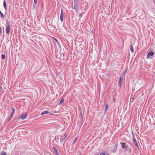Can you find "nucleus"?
<instances>
[{
    "label": "nucleus",
    "instance_id": "obj_9",
    "mask_svg": "<svg viewBox=\"0 0 155 155\" xmlns=\"http://www.w3.org/2000/svg\"><path fill=\"white\" fill-rule=\"evenodd\" d=\"M10 30V27H6V33L8 34L9 33Z\"/></svg>",
    "mask_w": 155,
    "mask_h": 155
},
{
    "label": "nucleus",
    "instance_id": "obj_28",
    "mask_svg": "<svg viewBox=\"0 0 155 155\" xmlns=\"http://www.w3.org/2000/svg\"><path fill=\"white\" fill-rule=\"evenodd\" d=\"M55 39V40L56 41L58 42V40H57L56 39Z\"/></svg>",
    "mask_w": 155,
    "mask_h": 155
},
{
    "label": "nucleus",
    "instance_id": "obj_18",
    "mask_svg": "<svg viewBox=\"0 0 155 155\" xmlns=\"http://www.w3.org/2000/svg\"><path fill=\"white\" fill-rule=\"evenodd\" d=\"M0 15H1V16L0 17L2 18H3L4 17V16L3 14L0 11Z\"/></svg>",
    "mask_w": 155,
    "mask_h": 155
},
{
    "label": "nucleus",
    "instance_id": "obj_5",
    "mask_svg": "<svg viewBox=\"0 0 155 155\" xmlns=\"http://www.w3.org/2000/svg\"><path fill=\"white\" fill-rule=\"evenodd\" d=\"M27 114L26 112H25L24 113H22L21 114V117L20 118H21L22 120L25 119L27 116Z\"/></svg>",
    "mask_w": 155,
    "mask_h": 155
},
{
    "label": "nucleus",
    "instance_id": "obj_10",
    "mask_svg": "<svg viewBox=\"0 0 155 155\" xmlns=\"http://www.w3.org/2000/svg\"><path fill=\"white\" fill-rule=\"evenodd\" d=\"M12 112H11V114L13 115V114L15 112V108L13 107H12Z\"/></svg>",
    "mask_w": 155,
    "mask_h": 155
},
{
    "label": "nucleus",
    "instance_id": "obj_25",
    "mask_svg": "<svg viewBox=\"0 0 155 155\" xmlns=\"http://www.w3.org/2000/svg\"><path fill=\"white\" fill-rule=\"evenodd\" d=\"M0 33L1 34L2 33V30L1 28L0 27Z\"/></svg>",
    "mask_w": 155,
    "mask_h": 155
},
{
    "label": "nucleus",
    "instance_id": "obj_1",
    "mask_svg": "<svg viewBox=\"0 0 155 155\" xmlns=\"http://www.w3.org/2000/svg\"><path fill=\"white\" fill-rule=\"evenodd\" d=\"M68 135L67 134H65L62 137L61 135L60 136V141L61 142H63L64 140L66 139V138L67 137Z\"/></svg>",
    "mask_w": 155,
    "mask_h": 155
},
{
    "label": "nucleus",
    "instance_id": "obj_14",
    "mask_svg": "<svg viewBox=\"0 0 155 155\" xmlns=\"http://www.w3.org/2000/svg\"><path fill=\"white\" fill-rule=\"evenodd\" d=\"M13 116V115H12L11 114H10V116H9V117L7 119V120L9 122L10 120L11 119V118Z\"/></svg>",
    "mask_w": 155,
    "mask_h": 155
},
{
    "label": "nucleus",
    "instance_id": "obj_16",
    "mask_svg": "<svg viewBox=\"0 0 155 155\" xmlns=\"http://www.w3.org/2000/svg\"><path fill=\"white\" fill-rule=\"evenodd\" d=\"M121 144H122V148L124 149L126 148L127 146L124 144L123 143H121Z\"/></svg>",
    "mask_w": 155,
    "mask_h": 155
},
{
    "label": "nucleus",
    "instance_id": "obj_24",
    "mask_svg": "<svg viewBox=\"0 0 155 155\" xmlns=\"http://www.w3.org/2000/svg\"><path fill=\"white\" fill-rule=\"evenodd\" d=\"M1 155H6V154L5 152H3V153H1Z\"/></svg>",
    "mask_w": 155,
    "mask_h": 155
},
{
    "label": "nucleus",
    "instance_id": "obj_22",
    "mask_svg": "<svg viewBox=\"0 0 155 155\" xmlns=\"http://www.w3.org/2000/svg\"><path fill=\"white\" fill-rule=\"evenodd\" d=\"M1 57L2 59H4L5 57V55L4 54H2L1 55Z\"/></svg>",
    "mask_w": 155,
    "mask_h": 155
},
{
    "label": "nucleus",
    "instance_id": "obj_8",
    "mask_svg": "<svg viewBox=\"0 0 155 155\" xmlns=\"http://www.w3.org/2000/svg\"><path fill=\"white\" fill-rule=\"evenodd\" d=\"M53 149H54V152H55V153H56V155H59L58 150L55 147H53Z\"/></svg>",
    "mask_w": 155,
    "mask_h": 155
},
{
    "label": "nucleus",
    "instance_id": "obj_7",
    "mask_svg": "<svg viewBox=\"0 0 155 155\" xmlns=\"http://www.w3.org/2000/svg\"><path fill=\"white\" fill-rule=\"evenodd\" d=\"M60 18L61 22H62L63 19V12L62 10H61Z\"/></svg>",
    "mask_w": 155,
    "mask_h": 155
},
{
    "label": "nucleus",
    "instance_id": "obj_6",
    "mask_svg": "<svg viewBox=\"0 0 155 155\" xmlns=\"http://www.w3.org/2000/svg\"><path fill=\"white\" fill-rule=\"evenodd\" d=\"M123 79V78L122 76H120L119 80L118 81V84L120 85V87L121 86L122 80Z\"/></svg>",
    "mask_w": 155,
    "mask_h": 155
},
{
    "label": "nucleus",
    "instance_id": "obj_2",
    "mask_svg": "<svg viewBox=\"0 0 155 155\" xmlns=\"http://www.w3.org/2000/svg\"><path fill=\"white\" fill-rule=\"evenodd\" d=\"M132 139L134 143V144L137 147H138V144L137 143V142L136 140V139L134 137V134L133 133H132Z\"/></svg>",
    "mask_w": 155,
    "mask_h": 155
},
{
    "label": "nucleus",
    "instance_id": "obj_12",
    "mask_svg": "<svg viewBox=\"0 0 155 155\" xmlns=\"http://www.w3.org/2000/svg\"><path fill=\"white\" fill-rule=\"evenodd\" d=\"M130 51L132 53H133L134 51V50L133 46L132 45H131L130 46Z\"/></svg>",
    "mask_w": 155,
    "mask_h": 155
},
{
    "label": "nucleus",
    "instance_id": "obj_27",
    "mask_svg": "<svg viewBox=\"0 0 155 155\" xmlns=\"http://www.w3.org/2000/svg\"><path fill=\"white\" fill-rule=\"evenodd\" d=\"M34 2L35 4L36 5L37 3V0H34Z\"/></svg>",
    "mask_w": 155,
    "mask_h": 155
},
{
    "label": "nucleus",
    "instance_id": "obj_26",
    "mask_svg": "<svg viewBox=\"0 0 155 155\" xmlns=\"http://www.w3.org/2000/svg\"><path fill=\"white\" fill-rule=\"evenodd\" d=\"M78 0H74V3H76L77 2H78Z\"/></svg>",
    "mask_w": 155,
    "mask_h": 155
},
{
    "label": "nucleus",
    "instance_id": "obj_4",
    "mask_svg": "<svg viewBox=\"0 0 155 155\" xmlns=\"http://www.w3.org/2000/svg\"><path fill=\"white\" fill-rule=\"evenodd\" d=\"M72 9L78 12L79 11V6L76 4V3H74V7Z\"/></svg>",
    "mask_w": 155,
    "mask_h": 155
},
{
    "label": "nucleus",
    "instance_id": "obj_20",
    "mask_svg": "<svg viewBox=\"0 0 155 155\" xmlns=\"http://www.w3.org/2000/svg\"><path fill=\"white\" fill-rule=\"evenodd\" d=\"M77 139H78V137H76L75 138V139H74V141L73 142V143L74 144L75 143H76V141L77 140Z\"/></svg>",
    "mask_w": 155,
    "mask_h": 155
},
{
    "label": "nucleus",
    "instance_id": "obj_31",
    "mask_svg": "<svg viewBox=\"0 0 155 155\" xmlns=\"http://www.w3.org/2000/svg\"><path fill=\"white\" fill-rule=\"evenodd\" d=\"M107 153H106V154H105V155H106L107 154Z\"/></svg>",
    "mask_w": 155,
    "mask_h": 155
},
{
    "label": "nucleus",
    "instance_id": "obj_19",
    "mask_svg": "<svg viewBox=\"0 0 155 155\" xmlns=\"http://www.w3.org/2000/svg\"><path fill=\"white\" fill-rule=\"evenodd\" d=\"M6 27H10V23L8 21H6Z\"/></svg>",
    "mask_w": 155,
    "mask_h": 155
},
{
    "label": "nucleus",
    "instance_id": "obj_30",
    "mask_svg": "<svg viewBox=\"0 0 155 155\" xmlns=\"http://www.w3.org/2000/svg\"><path fill=\"white\" fill-rule=\"evenodd\" d=\"M80 115H81V117H82V116H81V115H82V113H81V114H80Z\"/></svg>",
    "mask_w": 155,
    "mask_h": 155
},
{
    "label": "nucleus",
    "instance_id": "obj_17",
    "mask_svg": "<svg viewBox=\"0 0 155 155\" xmlns=\"http://www.w3.org/2000/svg\"><path fill=\"white\" fill-rule=\"evenodd\" d=\"M109 107V106L108 104H106L105 109V111H106L107 110L108 108Z\"/></svg>",
    "mask_w": 155,
    "mask_h": 155
},
{
    "label": "nucleus",
    "instance_id": "obj_3",
    "mask_svg": "<svg viewBox=\"0 0 155 155\" xmlns=\"http://www.w3.org/2000/svg\"><path fill=\"white\" fill-rule=\"evenodd\" d=\"M154 55V53L153 51H150L147 55V58H152L153 57L151 56H152Z\"/></svg>",
    "mask_w": 155,
    "mask_h": 155
},
{
    "label": "nucleus",
    "instance_id": "obj_23",
    "mask_svg": "<svg viewBox=\"0 0 155 155\" xmlns=\"http://www.w3.org/2000/svg\"><path fill=\"white\" fill-rule=\"evenodd\" d=\"M100 155H105V153H101ZM106 155H109V154L108 153H107V154Z\"/></svg>",
    "mask_w": 155,
    "mask_h": 155
},
{
    "label": "nucleus",
    "instance_id": "obj_21",
    "mask_svg": "<svg viewBox=\"0 0 155 155\" xmlns=\"http://www.w3.org/2000/svg\"><path fill=\"white\" fill-rule=\"evenodd\" d=\"M64 101V100L63 99H62L59 102V104H61Z\"/></svg>",
    "mask_w": 155,
    "mask_h": 155
},
{
    "label": "nucleus",
    "instance_id": "obj_13",
    "mask_svg": "<svg viewBox=\"0 0 155 155\" xmlns=\"http://www.w3.org/2000/svg\"><path fill=\"white\" fill-rule=\"evenodd\" d=\"M127 72V71L126 70H125L124 71L123 73H122V74L121 75H120V76H122V77L123 78V76L125 75V74Z\"/></svg>",
    "mask_w": 155,
    "mask_h": 155
},
{
    "label": "nucleus",
    "instance_id": "obj_15",
    "mask_svg": "<svg viewBox=\"0 0 155 155\" xmlns=\"http://www.w3.org/2000/svg\"><path fill=\"white\" fill-rule=\"evenodd\" d=\"M3 6H4L5 9L6 10V9H7V7H6L5 2V1H4V2H3Z\"/></svg>",
    "mask_w": 155,
    "mask_h": 155
},
{
    "label": "nucleus",
    "instance_id": "obj_29",
    "mask_svg": "<svg viewBox=\"0 0 155 155\" xmlns=\"http://www.w3.org/2000/svg\"><path fill=\"white\" fill-rule=\"evenodd\" d=\"M98 154H95L94 155H98Z\"/></svg>",
    "mask_w": 155,
    "mask_h": 155
},
{
    "label": "nucleus",
    "instance_id": "obj_11",
    "mask_svg": "<svg viewBox=\"0 0 155 155\" xmlns=\"http://www.w3.org/2000/svg\"><path fill=\"white\" fill-rule=\"evenodd\" d=\"M49 113V111L48 110H45L41 114V115H42L44 114H46Z\"/></svg>",
    "mask_w": 155,
    "mask_h": 155
}]
</instances>
